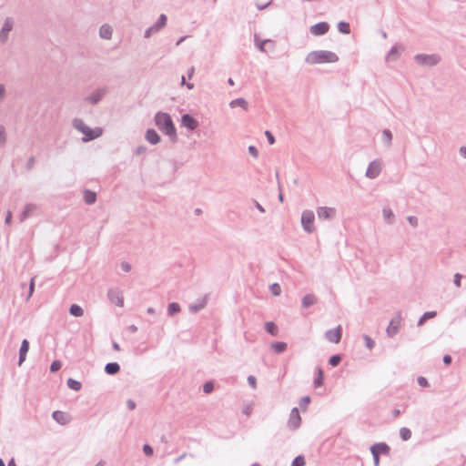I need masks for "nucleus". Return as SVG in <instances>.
I'll list each match as a JSON object with an SVG mask.
<instances>
[{"mask_svg": "<svg viewBox=\"0 0 466 466\" xmlns=\"http://www.w3.org/2000/svg\"><path fill=\"white\" fill-rule=\"evenodd\" d=\"M155 125L169 140L176 144L178 141L177 128L169 113L158 111L154 116Z\"/></svg>", "mask_w": 466, "mask_h": 466, "instance_id": "nucleus-1", "label": "nucleus"}, {"mask_svg": "<svg viewBox=\"0 0 466 466\" xmlns=\"http://www.w3.org/2000/svg\"><path fill=\"white\" fill-rule=\"evenodd\" d=\"M339 61V56L332 51L329 50H316L309 52L305 62L309 65H318L325 63H336Z\"/></svg>", "mask_w": 466, "mask_h": 466, "instance_id": "nucleus-2", "label": "nucleus"}, {"mask_svg": "<svg viewBox=\"0 0 466 466\" xmlns=\"http://www.w3.org/2000/svg\"><path fill=\"white\" fill-rule=\"evenodd\" d=\"M414 60L420 66H434L440 63L441 56L437 54H417Z\"/></svg>", "mask_w": 466, "mask_h": 466, "instance_id": "nucleus-3", "label": "nucleus"}, {"mask_svg": "<svg viewBox=\"0 0 466 466\" xmlns=\"http://www.w3.org/2000/svg\"><path fill=\"white\" fill-rule=\"evenodd\" d=\"M301 225L307 233H312L314 230L315 214L312 210L306 209L301 214Z\"/></svg>", "mask_w": 466, "mask_h": 466, "instance_id": "nucleus-4", "label": "nucleus"}, {"mask_svg": "<svg viewBox=\"0 0 466 466\" xmlns=\"http://www.w3.org/2000/svg\"><path fill=\"white\" fill-rule=\"evenodd\" d=\"M167 22V15L165 14H161L158 16L157 22L154 25H152L151 26H149L147 29H146V31L144 33V37L149 38L154 34L159 32L164 26H166Z\"/></svg>", "mask_w": 466, "mask_h": 466, "instance_id": "nucleus-5", "label": "nucleus"}, {"mask_svg": "<svg viewBox=\"0 0 466 466\" xmlns=\"http://www.w3.org/2000/svg\"><path fill=\"white\" fill-rule=\"evenodd\" d=\"M381 172V163L379 159H374L370 162L365 176L368 178L374 179L380 176Z\"/></svg>", "mask_w": 466, "mask_h": 466, "instance_id": "nucleus-6", "label": "nucleus"}, {"mask_svg": "<svg viewBox=\"0 0 466 466\" xmlns=\"http://www.w3.org/2000/svg\"><path fill=\"white\" fill-rule=\"evenodd\" d=\"M107 298L112 304L118 307L124 306V297L118 289H109L107 291Z\"/></svg>", "mask_w": 466, "mask_h": 466, "instance_id": "nucleus-7", "label": "nucleus"}, {"mask_svg": "<svg viewBox=\"0 0 466 466\" xmlns=\"http://www.w3.org/2000/svg\"><path fill=\"white\" fill-rule=\"evenodd\" d=\"M181 126L189 131H194L198 128L199 123L193 116L187 113L181 116Z\"/></svg>", "mask_w": 466, "mask_h": 466, "instance_id": "nucleus-8", "label": "nucleus"}, {"mask_svg": "<svg viewBox=\"0 0 466 466\" xmlns=\"http://www.w3.org/2000/svg\"><path fill=\"white\" fill-rule=\"evenodd\" d=\"M342 337V328L340 325L325 332V338L332 343H339Z\"/></svg>", "mask_w": 466, "mask_h": 466, "instance_id": "nucleus-9", "label": "nucleus"}, {"mask_svg": "<svg viewBox=\"0 0 466 466\" xmlns=\"http://www.w3.org/2000/svg\"><path fill=\"white\" fill-rule=\"evenodd\" d=\"M106 94V88H97L91 93L90 96H86L85 100L91 105H97Z\"/></svg>", "mask_w": 466, "mask_h": 466, "instance_id": "nucleus-10", "label": "nucleus"}, {"mask_svg": "<svg viewBox=\"0 0 466 466\" xmlns=\"http://www.w3.org/2000/svg\"><path fill=\"white\" fill-rule=\"evenodd\" d=\"M13 20L10 17L5 18L3 26L0 30V42L5 44L8 39V35L13 29Z\"/></svg>", "mask_w": 466, "mask_h": 466, "instance_id": "nucleus-11", "label": "nucleus"}, {"mask_svg": "<svg viewBox=\"0 0 466 466\" xmlns=\"http://www.w3.org/2000/svg\"><path fill=\"white\" fill-rule=\"evenodd\" d=\"M329 30V24L328 22H319L310 26L309 32L316 36H320L328 33Z\"/></svg>", "mask_w": 466, "mask_h": 466, "instance_id": "nucleus-12", "label": "nucleus"}, {"mask_svg": "<svg viewBox=\"0 0 466 466\" xmlns=\"http://www.w3.org/2000/svg\"><path fill=\"white\" fill-rule=\"evenodd\" d=\"M337 210L329 207H319L317 215L319 219H332L336 216Z\"/></svg>", "mask_w": 466, "mask_h": 466, "instance_id": "nucleus-13", "label": "nucleus"}, {"mask_svg": "<svg viewBox=\"0 0 466 466\" xmlns=\"http://www.w3.org/2000/svg\"><path fill=\"white\" fill-rule=\"evenodd\" d=\"M301 423V417L299 415V409L294 407L291 410L289 420V427L292 430H297Z\"/></svg>", "mask_w": 466, "mask_h": 466, "instance_id": "nucleus-14", "label": "nucleus"}, {"mask_svg": "<svg viewBox=\"0 0 466 466\" xmlns=\"http://www.w3.org/2000/svg\"><path fill=\"white\" fill-rule=\"evenodd\" d=\"M102 132H103V130L101 127L91 128V127H87L86 129L85 130V132L83 133V135L85 137H83L82 140L84 142L92 141V140L99 137L102 135Z\"/></svg>", "mask_w": 466, "mask_h": 466, "instance_id": "nucleus-15", "label": "nucleus"}, {"mask_svg": "<svg viewBox=\"0 0 466 466\" xmlns=\"http://www.w3.org/2000/svg\"><path fill=\"white\" fill-rule=\"evenodd\" d=\"M390 448L386 442H378L370 447V452H377L379 456L380 454L388 455Z\"/></svg>", "mask_w": 466, "mask_h": 466, "instance_id": "nucleus-16", "label": "nucleus"}, {"mask_svg": "<svg viewBox=\"0 0 466 466\" xmlns=\"http://www.w3.org/2000/svg\"><path fill=\"white\" fill-rule=\"evenodd\" d=\"M145 138L151 145H157L160 142L161 138L158 133L154 128H148L146 131Z\"/></svg>", "mask_w": 466, "mask_h": 466, "instance_id": "nucleus-17", "label": "nucleus"}, {"mask_svg": "<svg viewBox=\"0 0 466 466\" xmlns=\"http://www.w3.org/2000/svg\"><path fill=\"white\" fill-rule=\"evenodd\" d=\"M29 350V341L26 339H24L22 340L20 350H19V360H18V365H21L26 358V354Z\"/></svg>", "mask_w": 466, "mask_h": 466, "instance_id": "nucleus-18", "label": "nucleus"}, {"mask_svg": "<svg viewBox=\"0 0 466 466\" xmlns=\"http://www.w3.org/2000/svg\"><path fill=\"white\" fill-rule=\"evenodd\" d=\"M37 209L35 204H26L19 216V220L22 222L31 216V214Z\"/></svg>", "mask_w": 466, "mask_h": 466, "instance_id": "nucleus-19", "label": "nucleus"}, {"mask_svg": "<svg viewBox=\"0 0 466 466\" xmlns=\"http://www.w3.org/2000/svg\"><path fill=\"white\" fill-rule=\"evenodd\" d=\"M398 318H399L398 320H395L394 319H391L390 322V325L388 326V328L386 329L388 336L390 338L394 337L399 331L400 317L399 316Z\"/></svg>", "mask_w": 466, "mask_h": 466, "instance_id": "nucleus-20", "label": "nucleus"}, {"mask_svg": "<svg viewBox=\"0 0 466 466\" xmlns=\"http://www.w3.org/2000/svg\"><path fill=\"white\" fill-rule=\"evenodd\" d=\"M113 34L112 27L109 25H102L99 28V35L103 39H111Z\"/></svg>", "mask_w": 466, "mask_h": 466, "instance_id": "nucleus-21", "label": "nucleus"}, {"mask_svg": "<svg viewBox=\"0 0 466 466\" xmlns=\"http://www.w3.org/2000/svg\"><path fill=\"white\" fill-rule=\"evenodd\" d=\"M324 383V371L321 367L316 368V377L313 381V385L315 388H319Z\"/></svg>", "mask_w": 466, "mask_h": 466, "instance_id": "nucleus-22", "label": "nucleus"}, {"mask_svg": "<svg viewBox=\"0 0 466 466\" xmlns=\"http://www.w3.org/2000/svg\"><path fill=\"white\" fill-rule=\"evenodd\" d=\"M120 371V365L117 362H108L105 366V372L107 375H116Z\"/></svg>", "mask_w": 466, "mask_h": 466, "instance_id": "nucleus-23", "label": "nucleus"}, {"mask_svg": "<svg viewBox=\"0 0 466 466\" xmlns=\"http://www.w3.org/2000/svg\"><path fill=\"white\" fill-rule=\"evenodd\" d=\"M317 303V298L313 294H307L302 298L301 304L304 309H308Z\"/></svg>", "mask_w": 466, "mask_h": 466, "instance_id": "nucleus-24", "label": "nucleus"}, {"mask_svg": "<svg viewBox=\"0 0 466 466\" xmlns=\"http://www.w3.org/2000/svg\"><path fill=\"white\" fill-rule=\"evenodd\" d=\"M83 194H84V200L86 204L91 205L96 202V192L89 190V189H85Z\"/></svg>", "mask_w": 466, "mask_h": 466, "instance_id": "nucleus-25", "label": "nucleus"}, {"mask_svg": "<svg viewBox=\"0 0 466 466\" xmlns=\"http://www.w3.org/2000/svg\"><path fill=\"white\" fill-rule=\"evenodd\" d=\"M229 106L230 107L234 108L236 106H240L242 107L244 110H247L248 109V102L245 98L243 97H238V98H236V99H233L230 103H229Z\"/></svg>", "mask_w": 466, "mask_h": 466, "instance_id": "nucleus-26", "label": "nucleus"}, {"mask_svg": "<svg viewBox=\"0 0 466 466\" xmlns=\"http://www.w3.org/2000/svg\"><path fill=\"white\" fill-rule=\"evenodd\" d=\"M72 124H73V127H74L77 131H79V132H80V133H82V134L85 132V130H86V127H88V126H86V123L84 122V120H83V119H81V118H74V119H73Z\"/></svg>", "mask_w": 466, "mask_h": 466, "instance_id": "nucleus-27", "label": "nucleus"}, {"mask_svg": "<svg viewBox=\"0 0 466 466\" xmlns=\"http://www.w3.org/2000/svg\"><path fill=\"white\" fill-rule=\"evenodd\" d=\"M287 343L283 341H275L271 344L272 350L278 354L284 352L287 350Z\"/></svg>", "mask_w": 466, "mask_h": 466, "instance_id": "nucleus-28", "label": "nucleus"}, {"mask_svg": "<svg viewBox=\"0 0 466 466\" xmlns=\"http://www.w3.org/2000/svg\"><path fill=\"white\" fill-rule=\"evenodd\" d=\"M69 314L74 317H82L84 309L78 304H72L69 308Z\"/></svg>", "mask_w": 466, "mask_h": 466, "instance_id": "nucleus-29", "label": "nucleus"}, {"mask_svg": "<svg viewBox=\"0 0 466 466\" xmlns=\"http://www.w3.org/2000/svg\"><path fill=\"white\" fill-rule=\"evenodd\" d=\"M337 27L339 32L343 35H349L350 33V25L346 21H339Z\"/></svg>", "mask_w": 466, "mask_h": 466, "instance_id": "nucleus-30", "label": "nucleus"}, {"mask_svg": "<svg viewBox=\"0 0 466 466\" xmlns=\"http://www.w3.org/2000/svg\"><path fill=\"white\" fill-rule=\"evenodd\" d=\"M181 308L180 305L177 302H171L167 306V315L173 317L174 315L180 312Z\"/></svg>", "mask_w": 466, "mask_h": 466, "instance_id": "nucleus-31", "label": "nucleus"}, {"mask_svg": "<svg viewBox=\"0 0 466 466\" xmlns=\"http://www.w3.org/2000/svg\"><path fill=\"white\" fill-rule=\"evenodd\" d=\"M265 329L268 334H270L272 336L278 335L279 329H278V326L276 325V323L273 321L266 322Z\"/></svg>", "mask_w": 466, "mask_h": 466, "instance_id": "nucleus-32", "label": "nucleus"}, {"mask_svg": "<svg viewBox=\"0 0 466 466\" xmlns=\"http://www.w3.org/2000/svg\"><path fill=\"white\" fill-rule=\"evenodd\" d=\"M382 142L385 146L389 147L391 145L392 141V133L390 129H383L382 135H381Z\"/></svg>", "mask_w": 466, "mask_h": 466, "instance_id": "nucleus-33", "label": "nucleus"}, {"mask_svg": "<svg viewBox=\"0 0 466 466\" xmlns=\"http://www.w3.org/2000/svg\"><path fill=\"white\" fill-rule=\"evenodd\" d=\"M66 385L69 389L76 390V391H79L82 388L81 382L75 379H72V378H69L67 380Z\"/></svg>", "mask_w": 466, "mask_h": 466, "instance_id": "nucleus-34", "label": "nucleus"}, {"mask_svg": "<svg viewBox=\"0 0 466 466\" xmlns=\"http://www.w3.org/2000/svg\"><path fill=\"white\" fill-rule=\"evenodd\" d=\"M436 311H426L418 320V326H422L427 319L436 317Z\"/></svg>", "mask_w": 466, "mask_h": 466, "instance_id": "nucleus-35", "label": "nucleus"}, {"mask_svg": "<svg viewBox=\"0 0 466 466\" xmlns=\"http://www.w3.org/2000/svg\"><path fill=\"white\" fill-rule=\"evenodd\" d=\"M52 417L53 419L57 421L58 423L64 425L66 424V420H65V413L63 411H60V410H55L52 414Z\"/></svg>", "mask_w": 466, "mask_h": 466, "instance_id": "nucleus-36", "label": "nucleus"}, {"mask_svg": "<svg viewBox=\"0 0 466 466\" xmlns=\"http://www.w3.org/2000/svg\"><path fill=\"white\" fill-rule=\"evenodd\" d=\"M400 437L404 441H409L411 438V431L406 427L400 428Z\"/></svg>", "mask_w": 466, "mask_h": 466, "instance_id": "nucleus-37", "label": "nucleus"}, {"mask_svg": "<svg viewBox=\"0 0 466 466\" xmlns=\"http://www.w3.org/2000/svg\"><path fill=\"white\" fill-rule=\"evenodd\" d=\"M383 218L388 223H392V218H394V214L392 210L389 208H384L382 210Z\"/></svg>", "mask_w": 466, "mask_h": 466, "instance_id": "nucleus-38", "label": "nucleus"}, {"mask_svg": "<svg viewBox=\"0 0 466 466\" xmlns=\"http://www.w3.org/2000/svg\"><path fill=\"white\" fill-rule=\"evenodd\" d=\"M342 360V356L340 354H334L329 357V364L332 367L338 366Z\"/></svg>", "mask_w": 466, "mask_h": 466, "instance_id": "nucleus-39", "label": "nucleus"}, {"mask_svg": "<svg viewBox=\"0 0 466 466\" xmlns=\"http://www.w3.org/2000/svg\"><path fill=\"white\" fill-rule=\"evenodd\" d=\"M398 57H399L398 46H391V48L390 49V51L387 55V59L397 60Z\"/></svg>", "mask_w": 466, "mask_h": 466, "instance_id": "nucleus-40", "label": "nucleus"}, {"mask_svg": "<svg viewBox=\"0 0 466 466\" xmlns=\"http://www.w3.org/2000/svg\"><path fill=\"white\" fill-rule=\"evenodd\" d=\"M214 388L215 384L212 380L206 381L203 384V391L206 394H210L214 390Z\"/></svg>", "mask_w": 466, "mask_h": 466, "instance_id": "nucleus-41", "label": "nucleus"}, {"mask_svg": "<svg viewBox=\"0 0 466 466\" xmlns=\"http://www.w3.org/2000/svg\"><path fill=\"white\" fill-rule=\"evenodd\" d=\"M305 463V457L303 455H298L294 458L290 466H304Z\"/></svg>", "mask_w": 466, "mask_h": 466, "instance_id": "nucleus-42", "label": "nucleus"}, {"mask_svg": "<svg viewBox=\"0 0 466 466\" xmlns=\"http://www.w3.org/2000/svg\"><path fill=\"white\" fill-rule=\"evenodd\" d=\"M269 290L273 296H279L281 293V287L276 282L269 286Z\"/></svg>", "mask_w": 466, "mask_h": 466, "instance_id": "nucleus-43", "label": "nucleus"}, {"mask_svg": "<svg viewBox=\"0 0 466 466\" xmlns=\"http://www.w3.org/2000/svg\"><path fill=\"white\" fill-rule=\"evenodd\" d=\"M364 341H365V346L370 350H371L374 347H375V341L367 334H364L362 336Z\"/></svg>", "mask_w": 466, "mask_h": 466, "instance_id": "nucleus-44", "label": "nucleus"}, {"mask_svg": "<svg viewBox=\"0 0 466 466\" xmlns=\"http://www.w3.org/2000/svg\"><path fill=\"white\" fill-rule=\"evenodd\" d=\"M309 403H310L309 396L302 397L299 401V407L301 408L302 410H306Z\"/></svg>", "mask_w": 466, "mask_h": 466, "instance_id": "nucleus-45", "label": "nucleus"}, {"mask_svg": "<svg viewBox=\"0 0 466 466\" xmlns=\"http://www.w3.org/2000/svg\"><path fill=\"white\" fill-rule=\"evenodd\" d=\"M62 367L60 360H54L50 365V371L55 373L57 372Z\"/></svg>", "mask_w": 466, "mask_h": 466, "instance_id": "nucleus-46", "label": "nucleus"}, {"mask_svg": "<svg viewBox=\"0 0 466 466\" xmlns=\"http://www.w3.org/2000/svg\"><path fill=\"white\" fill-rule=\"evenodd\" d=\"M255 41H256V46L258 47V49L261 52H265V45L266 43L268 42H270L271 40L270 39H264L260 42H258V39H257V36H255Z\"/></svg>", "mask_w": 466, "mask_h": 466, "instance_id": "nucleus-47", "label": "nucleus"}, {"mask_svg": "<svg viewBox=\"0 0 466 466\" xmlns=\"http://www.w3.org/2000/svg\"><path fill=\"white\" fill-rule=\"evenodd\" d=\"M142 450H143L144 454L147 457L152 456L154 453V450H153L152 446L147 443L143 445Z\"/></svg>", "mask_w": 466, "mask_h": 466, "instance_id": "nucleus-48", "label": "nucleus"}, {"mask_svg": "<svg viewBox=\"0 0 466 466\" xmlns=\"http://www.w3.org/2000/svg\"><path fill=\"white\" fill-rule=\"evenodd\" d=\"M35 277H33L30 279L28 294H27V298H26L27 300L32 297V295L35 291Z\"/></svg>", "mask_w": 466, "mask_h": 466, "instance_id": "nucleus-49", "label": "nucleus"}, {"mask_svg": "<svg viewBox=\"0 0 466 466\" xmlns=\"http://www.w3.org/2000/svg\"><path fill=\"white\" fill-rule=\"evenodd\" d=\"M6 136H5V128L4 126L0 125V147L5 144Z\"/></svg>", "mask_w": 466, "mask_h": 466, "instance_id": "nucleus-50", "label": "nucleus"}, {"mask_svg": "<svg viewBox=\"0 0 466 466\" xmlns=\"http://www.w3.org/2000/svg\"><path fill=\"white\" fill-rule=\"evenodd\" d=\"M204 307H205V303L190 305L189 310L193 313H197L199 310H201Z\"/></svg>", "mask_w": 466, "mask_h": 466, "instance_id": "nucleus-51", "label": "nucleus"}, {"mask_svg": "<svg viewBox=\"0 0 466 466\" xmlns=\"http://www.w3.org/2000/svg\"><path fill=\"white\" fill-rule=\"evenodd\" d=\"M35 158L34 156H31L28 159H27V162H26V165H25V167L27 170H31L33 169V167H35Z\"/></svg>", "mask_w": 466, "mask_h": 466, "instance_id": "nucleus-52", "label": "nucleus"}, {"mask_svg": "<svg viewBox=\"0 0 466 466\" xmlns=\"http://www.w3.org/2000/svg\"><path fill=\"white\" fill-rule=\"evenodd\" d=\"M265 136H266L269 145L275 144V142H276L275 137L269 130L265 131Z\"/></svg>", "mask_w": 466, "mask_h": 466, "instance_id": "nucleus-53", "label": "nucleus"}, {"mask_svg": "<svg viewBox=\"0 0 466 466\" xmlns=\"http://www.w3.org/2000/svg\"><path fill=\"white\" fill-rule=\"evenodd\" d=\"M248 383L249 384V386L252 388V389H256L257 388V379L255 376L253 375H249L248 377Z\"/></svg>", "mask_w": 466, "mask_h": 466, "instance_id": "nucleus-54", "label": "nucleus"}, {"mask_svg": "<svg viewBox=\"0 0 466 466\" xmlns=\"http://www.w3.org/2000/svg\"><path fill=\"white\" fill-rule=\"evenodd\" d=\"M417 381L420 387L425 388V387L429 386V381L425 377H422V376L418 377Z\"/></svg>", "mask_w": 466, "mask_h": 466, "instance_id": "nucleus-55", "label": "nucleus"}, {"mask_svg": "<svg viewBox=\"0 0 466 466\" xmlns=\"http://www.w3.org/2000/svg\"><path fill=\"white\" fill-rule=\"evenodd\" d=\"M135 154L139 156L147 152V147L144 145H139L135 149Z\"/></svg>", "mask_w": 466, "mask_h": 466, "instance_id": "nucleus-56", "label": "nucleus"}, {"mask_svg": "<svg viewBox=\"0 0 466 466\" xmlns=\"http://www.w3.org/2000/svg\"><path fill=\"white\" fill-rule=\"evenodd\" d=\"M248 153L252 157H254L256 158L258 157V148L255 146L251 145V146L248 147Z\"/></svg>", "mask_w": 466, "mask_h": 466, "instance_id": "nucleus-57", "label": "nucleus"}, {"mask_svg": "<svg viewBox=\"0 0 466 466\" xmlns=\"http://www.w3.org/2000/svg\"><path fill=\"white\" fill-rule=\"evenodd\" d=\"M120 268H121V269H122V270H124L125 272H129V271L131 270V268H131V265H130L128 262H127V261H123V262H121V264H120Z\"/></svg>", "mask_w": 466, "mask_h": 466, "instance_id": "nucleus-58", "label": "nucleus"}, {"mask_svg": "<svg viewBox=\"0 0 466 466\" xmlns=\"http://www.w3.org/2000/svg\"><path fill=\"white\" fill-rule=\"evenodd\" d=\"M461 279H462V275H461V274H460V273H456V274L454 275V280H453V281H454V285H455L456 287H458V288H460V287H461Z\"/></svg>", "mask_w": 466, "mask_h": 466, "instance_id": "nucleus-59", "label": "nucleus"}, {"mask_svg": "<svg viewBox=\"0 0 466 466\" xmlns=\"http://www.w3.org/2000/svg\"><path fill=\"white\" fill-rule=\"evenodd\" d=\"M273 0H269L268 3L266 4H259V3H256V7L258 9V10H264L266 9L267 7H268L271 4H272Z\"/></svg>", "mask_w": 466, "mask_h": 466, "instance_id": "nucleus-60", "label": "nucleus"}, {"mask_svg": "<svg viewBox=\"0 0 466 466\" xmlns=\"http://www.w3.org/2000/svg\"><path fill=\"white\" fill-rule=\"evenodd\" d=\"M408 221L413 227H417V225H418V218L417 217L409 216L408 217Z\"/></svg>", "mask_w": 466, "mask_h": 466, "instance_id": "nucleus-61", "label": "nucleus"}, {"mask_svg": "<svg viewBox=\"0 0 466 466\" xmlns=\"http://www.w3.org/2000/svg\"><path fill=\"white\" fill-rule=\"evenodd\" d=\"M442 360H443V363L448 366V365L451 364L452 358H451V355L446 354V355L443 356Z\"/></svg>", "mask_w": 466, "mask_h": 466, "instance_id": "nucleus-62", "label": "nucleus"}, {"mask_svg": "<svg viewBox=\"0 0 466 466\" xmlns=\"http://www.w3.org/2000/svg\"><path fill=\"white\" fill-rule=\"evenodd\" d=\"M371 454L373 457L374 466H380V456L378 455V453L375 451V452H371Z\"/></svg>", "mask_w": 466, "mask_h": 466, "instance_id": "nucleus-63", "label": "nucleus"}, {"mask_svg": "<svg viewBox=\"0 0 466 466\" xmlns=\"http://www.w3.org/2000/svg\"><path fill=\"white\" fill-rule=\"evenodd\" d=\"M127 407L128 410H133L136 408V402L133 400H127Z\"/></svg>", "mask_w": 466, "mask_h": 466, "instance_id": "nucleus-64", "label": "nucleus"}]
</instances>
